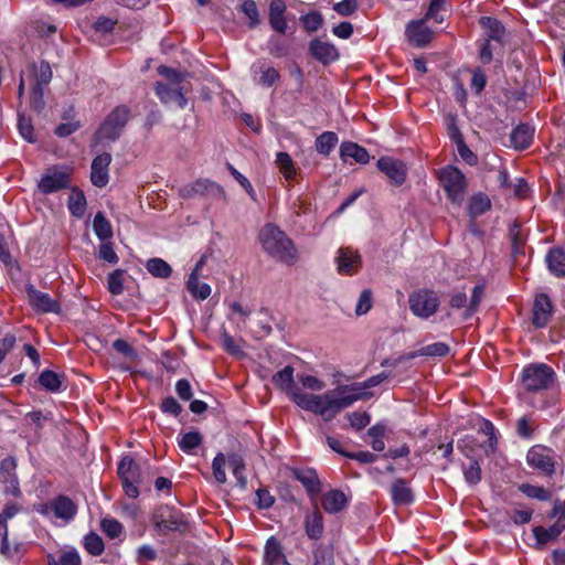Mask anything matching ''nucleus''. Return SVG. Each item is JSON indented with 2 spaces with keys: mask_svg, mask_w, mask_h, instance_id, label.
<instances>
[{
  "mask_svg": "<svg viewBox=\"0 0 565 565\" xmlns=\"http://www.w3.org/2000/svg\"><path fill=\"white\" fill-rule=\"evenodd\" d=\"M355 385L339 386L334 391L326 392L321 395L297 393L295 404L300 408L321 416L326 422L333 419L342 409L350 407L359 399L370 397L371 393L347 394Z\"/></svg>",
  "mask_w": 565,
  "mask_h": 565,
  "instance_id": "1",
  "label": "nucleus"
},
{
  "mask_svg": "<svg viewBox=\"0 0 565 565\" xmlns=\"http://www.w3.org/2000/svg\"><path fill=\"white\" fill-rule=\"evenodd\" d=\"M264 250L273 258L287 265L295 264L297 250L291 239L278 226L268 223L259 232Z\"/></svg>",
  "mask_w": 565,
  "mask_h": 565,
  "instance_id": "2",
  "label": "nucleus"
},
{
  "mask_svg": "<svg viewBox=\"0 0 565 565\" xmlns=\"http://www.w3.org/2000/svg\"><path fill=\"white\" fill-rule=\"evenodd\" d=\"M440 188L446 199L455 206L460 207L468 193V180L460 169L448 164L436 172Z\"/></svg>",
  "mask_w": 565,
  "mask_h": 565,
  "instance_id": "3",
  "label": "nucleus"
},
{
  "mask_svg": "<svg viewBox=\"0 0 565 565\" xmlns=\"http://www.w3.org/2000/svg\"><path fill=\"white\" fill-rule=\"evenodd\" d=\"M151 521L154 530L161 535H167L170 532H184L188 527L184 514L170 505L159 507L153 512Z\"/></svg>",
  "mask_w": 565,
  "mask_h": 565,
  "instance_id": "4",
  "label": "nucleus"
},
{
  "mask_svg": "<svg viewBox=\"0 0 565 565\" xmlns=\"http://www.w3.org/2000/svg\"><path fill=\"white\" fill-rule=\"evenodd\" d=\"M130 118V109L126 105L116 106L104 119L97 130L100 140L116 141Z\"/></svg>",
  "mask_w": 565,
  "mask_h": 565,
  "instance_id": "5",
  "label": "nucleus"
},
{
  "mask_svg": "<svg viewBox=\"0 0 565 565\" xmlns=\"http://www.w3.org/2000/svg\"><path fill=\"white\" fill-rule=\"evenodd\" d=\"M179 195L189 200L194 198L210 201L222 200L226 202V193L222 185L210 179H198L179 189Z\"/></svg>",
  "mask_w": 565,
  "mask_h": 565,
  "instance_id": "6",
  "label": "nucleus"
},
{
  "mask_svg": "<svg viewBox=\"0 0 565 565\" xmlns=\"http://www.w3.org/2000/svg\"><path fill=\"white\" fill-rule=\"evenodd\" d=\"M117 473L121 481L125 494L131 499L138 498L140 468L136 461L131 457L125 456L118 463Z\"/></svg>",
  "mask_w": 565,
  "mask_h": 565,
  "instance_id": "7",
  "label": "nucleus"
},
{
  "mask_svg": "<svg viewBox=\"0 0 565 565\" xmlns=\"http://www.w3.org/2000/svg\"><path fill=\"white\" fill-rule=\"evenodd\" d=\"M554 371L546 364L530 365L523 370L522 381L527 391L546 390L554 381Z\"/></svg>",
  "mask_w": 565,
  "mask_h": 565,
  "instance_id": "8",
  "label": "nucleus"
},
{
  "mask_svg": "<svg viewBox=\"0 0 565 565\" xmlns=\"http://www.w3.org/2000/svg\"><path fill=\"white\" fill-rule=\"evenodd\" d=\"M526 462L531 468L540 470L543 475L551 477L555 473L556 452L552 448L535 445L529 449Z\"/></svg>",
  "mask_w": 565,
  "mask_h": 565,
  "instance_id": "9",
  "label": "nucleus"
},
{
  "mask_svg": "<svg viewBox=\"0 0 565 565\" xmlns=\"http://www.w3.org/2000/svg\"><path fill=\"white\" fill-rule=\"evenodd\" d=\"M439 307V299L431 290H420L409 296V308L415 316L428 318Z\"/></svg>",
  "mask_w": 565,
  "mask_h": 565,
  "instance_id": "10",
  "label": "nucleus"
},
{
  "mask_svg": "<svg viewBox=\"0 0 565 565\" xmlns=\"http://www.w3.org/2000/svg\"><path fill=\"white\" fill-rule=\"evenodd\" d=\"M376 167L395 186H401L406 180L407 167L401 160L391 157H382L377 160Z\"/></svg>",
  "mask_w": 565,
  "mask_h": 565,
  "instance_id": "11",
  "label": "nucleus"
},
{
  "mask_svg": "<svg viewBox=\"0 0 565 565\" xmlns=\"http://www.w3.org/2000/svg\"><path fill=\"white\" fill-rule=\"evenodd\" d=\"M15 470L17 460L14 457L10 456L0 462V481L6 486V493L19 498L22 492Z\"/></svg>",
  "mask_w": 565,
  "mask_h": 565,
  "instance_id": "12",
  "label": "nucleus"
},
{
  "mask_svg": "<svg viewBox=\"0 0 565 565\" xmlns=\"http://www.w3.org/2000/svg\"><path fill=\"white\" fill-rule=\"evenodd\" d=\"M428 19L413 20L407 23L405 35L414 47H425L433 38L431 30L426 25Z\"/></svg>",
  "mask_w": 565,
  "mask_h": 565,
  "instance_id": "13",
  "label": "nucleus"
},
{
  "mask_svg": "<svg viewBox=\"0 0 565 565\" xmlns=\"http://www.w3.org/2000/svg\"><path fill=\"white\" fill-rule=\"evenodd\" d=\"M291 473L292 477L303 486L308 497L312 501H316L322 491V483L318 477L316 469L294 468L291 470Z\"/></svg>",
  "mask_w": 565,
  "mask_h": 565,
  "instance_id": "14",
  "label": "nucleus"
},
{
  "mask_svg": "<svg viewBox=\"0 0 565 565\" xmlns=\"http://www.w3.org/2000/svg\"><path fill=\"white\" fill-rule=\"evenodd\" d=\"M30 305L38 312L58 313L61 310L60 303L51 298L46 292L38 290L33 285H28L25 288Z\"/></svg>",
  "mask_w": 565,
  "mask_h": 565,
  "instance_id": "15",
  "label": "nucleus"
},
{
  "mask_svg": "<svg viewBox=\"0 0 565 565\" xmlns=\"http://www.w3.org/2000/svg\"><path fill=\"white\" fill-rule=\"evenodd\" d=\"M70 182L71 177L67 172L54 170L41 178L38 183V188L42 194L46 195L70 188Z\"/></svg>",
  "mask_w": 565,
  "mask_h": 565,
  "instance_id": "16",
  "label": "nucleus"
},
{
  "mask_svg": "<svg viewBox=\"0 0 565 565\" xmlns=\"http://www.w3.org/2000/svg\"><path fill=\"white\" fill-rule=\"evenodd\" d=\"M337 264L339 274L352 276L361 269L362 259L356 250L341 247L338 252Z\"/></svg>",
  "mask_w": 565,
  "mask_h": 565,
  "instance_id": "17",
  "label": "nucleus"
},
{
  "mask_svg": "<svg viewBox=\"0 0 565 565\" xmlns=\"http://www.w3.org/2000/svg\"><path fill=\"white\" fill-rule=\"evenodd\" d=\"M154 92L160 102L166 105L175 104L179 108L183 109L188 104V99L185 98L180 85L158 82L154 86Z\"/></svg>",
  "mask_w": 565,
  "mask_h": 565,
  "instance_id": "18",
  "label": "nucleus"
},
{
  "mask_svg": "<svg viewBox=\"0 0 565 565\" xmlns=\"http://www.w3.org/2000/svg\"><path fill=\"white\" fill-rule=\"evenodd\" d=\"M45 509H51L55 518L70 522L77 514L76 503L67 495L55 497Z\"/></svg>",
  "mask_w": 565,
  "mask_h": 565,
  "instance_id": "19",
  "label": "nucleus"
},
{
  "mask_svg": "<svg viewBox=\"0 0 565 565\" xmlns=\"http://www.w3.org/2000/svg\"><path fill=\"white\" fill-rule=\"evenodd\" d=\"M111 162V156L104 152L94 158L92 162L90 181L97 188H104L109 181L108 167Z\"/></svg>",
  "mask_w": 565,
  "mask_h": 565,
  "instance_id": "20",
  "label": "nucleus"
},
{
  "mask_svg": "<svg viewBox=\"0 0 565 565\" xmlns=\"http://www.w3.org/2000/svg\"><path fill=\"white\" fill-rule=\"evenodd\" d=\"M287 6L284 0H271L269 3L268 21L274 31L286 34L288 24L285 13Z\"/></svg>",
  "mask_w": 565,
  "mask_h": 565,
  "instance_id": "21",
  "label": "nucleus"
},
{
  "mask_svg": "<svg viewBox=\"0 0 565 565\" xmlns=\"http://www.w3.org/2000/svg\"><path fill=\"white\" fill-rule=\"evenodd\" d=\"M273 383L279 390L285 392L294 403L296 394L301 393L300 388L295 384L294 367L290 365H287L282 370L275 373L273 375Z\"/></svg>",
  "mask_w": 565,
  "mask_h": 565,
  "instance_id": "22",
  "label": "nucleus"
},
{
  "mask_svg": "<svg viewBox=\"0 0 565 565\" xmlns=\"http://www.w3.org/2000/svg\"><path fill=\"white\" fill-rule=\"evenodd\" d=\"M263 563L264 565H291L287 561L281 543L275 536L266 541Z\"/></svg>",
  "mask_w": 565,
  "mask_h": 565,
  "instance_id": "23",
  "label": "nucleus"
},
{
  "mask_svg": "<svg viewBox=\"0 0 565 565\" xmlns=\"http://www.w3.org/2000/svg\"><path fill=\"white\" fill-rule=\"evenodd\" d=\"M254 81L263 87H271L280 79V73L274 66L258 61L252 67Z\"/></svg>",
  "mask_w": 565,
  "mask_h": 565,
  "instance_id": "24",
  "label": "nucleus"
},
{
  "mask_svg": "<svg viewBox=\"0 0 565 565\" xmlns=\"http://www.w3.org/2000/svg\"><path fill=\"white\" fill-rule=\"evenodd\" d=\"M565 530V524L561 521H557L550 527L544 526H535L533 529V535L535 537V548H543L547 543L557 541L563 531Z\"/></svg>",
  "mask_w": 565,
  "mask_h": 565,
  "instance_id": "25",
  "label": "nucleus"
},
{
  "mask_svg": "<svg viewBox=\"0 0 565 565\" xmlns=\"http://www.w3.org/2000/svg\"><path fill=\"white\" fill-rule=\"evenodd\" d=\"M310 54L323 64L334 62L339 57V52L333 44L315 39L309 44Z\"/></svg>",
  "mask_w": 565,
  "mask_h": 565,
  "instance_id": "26",
  "label": "nucleus"
},
{
  "mask_svg": "<svg viewBox=\"0 0 565 565\" xmlns=\"http://www.w3.org/2000/svg\"><path fill=\"white\" fill-rule=\"evenodd\" d=\"M552 303L546 295H540L535 298L533 306L532 323L536 328H544L551 318Z\"/></svg>",
  "mask_w": 565,
  "mask_h": 565,
  "instance_id": "27",
  "label": "nucleus"
},
{
  "mask_svg": "<svg viewBox=\"0 0 565 565\" xmlns=\"http://www.w3.org/2000/svg\"><path fill=\"white\" fill-rule=\"evenodd\" d=\"M392 501L395 505H408L414 501L413 490L405 479L397 478L390 489Z\"/></svg>",
  "mask_w": 565,
  "mask_h": 565,
  "instance_id": "28",
  "label": "nucleus"
},
{
  "mask_svg": "<svg viewBox=\"0 0 565 565\" xmlns=\"http://www.w3.org/2000/svg\"><path fill=\"white\" fill-rule=\"evenodd\" d=\"M534 137V128L529 124L518 125L511 132V142L518 150H523L530 147Z\"/></svg>",
  "mask_w": 565,
  "mask_h": 565,
  "instance_id": "29",
  "label": "nucleus"
},
{
  "mask_svg": "<svg viewBox=\"0 0 565 565\" xmlns=\"http://www.w3.org/2000/svg\"><path fill=\"white\" fill-rule=\"evenodd\" d=\"M348 504V498L341 490H331L327 492L321 501L323 510L334 514L342 511Z\"/></svg>",
  "mask_w": 565,
  "mask_h": 565,
  "instance_id": "30",
  "label": "nucleus"
},
{
  "mask_svg": "<svg viewBox=\"0 0 565 565\" xmlns=\"http://www.w3.org/2000/svg\"><path fill=\"white\" fill-rule=\"evenodd\" d=\"M479 22L486 30L487 40L503 43L505 28L501 21L492 17H481Z\"/></svg>",
  "mask_w": 565,
  "mask_h": 565,
  "instance_id": "31",
  "label": "nucleus"
},
{
  "mask_svg": "<svg viewBox=\"0 0 565 565\" xmlns=\"http://www.w3.org/2000/svg\"><path fill=\"white\" fill-rule=\"evenodd\" d=\"M67 207L70 213L76 218H82L85 215L87 201L84 192L77 186L71 189Z\"/></svg>",
  "mask_w": 565,
  "mask_h": 565,
  "instance_id": "32",
  "label": "nucleus"
},
{
  "mask_svg": "<svg viewBox=\"0 0 565 565\" xmlns=\"http://www.w3.org/2000/svg\"><path fill=\"white\" fill-rule=\"evenodd\" d=\"M306 534L311 540H319L323 534V516L322 513L316 508L305 519Z\"/></svg>",
  "mask_w": 565,
  "mask_h": 565,
  "instance_id": "33",
  "label": "nucleus"
},
{
  "mask_svg": "<svg viewBox=\"0 0 565 565\" xmlns=\"http://www.w3.org/2000/svg\"><path fill=\"white\" fill-rule=\"evenodd\" d=\"M65 376L51 370H44L39 375L40 385L51 393H56L65 388L63 386Z\"/></svg>",
  "mask_w": 565,
  "mask_h": 565,
  "instance_id": "34",
  "label": "nucleus"
},
{
  "mask_svg": "<svg viewBox=\"0 0 565 565\" xmlns=\"http://www.w3.org/2000/svg\"><path fill=\"white\" fill-rule=\"evenodd\" d=\"M340 156L343 159L352 158L355 162L365 164L370 161L367 150L355 142L345 141L340 147Z\"/></svg>",
  "mask_w": 565,
  "mask_h": 565,
  "instance_id": "35",
  "label": "nucleus"
},
{
  "mask_svg": "<svg viewBox=\"0 0 565 565\" xmlns=\"http://www.w3.org/2000/svg\"><path fill=\"white\" fill-rule=\"evenodd\" d=\"M546 264L550 271L555 276H565V252L562 248L550 249L546 255Z\"/></svg>",
  "mask_w": 565,
  "mask_h": 565,
  "instance_id": "36",
  "label": "nucleus"
},
{
  "mask_svg": "<svg viewBox=\"0 0 565 565\" xmlns=\"http://www.w3.org/2000/svg\"><path fill=\"white\" fill-rule=\"evenodd\" d=\"M491 209V201L489 196L482 192L473 194L469 199L468 213L472 218H476Z\"/></svg>",
  "mask_w": 565,
  "mask_h": 565,
  "instance_id": "37",
  "label": "nucleus"
},
{
  "mask_svg": "<svg viewBox=\"0 0 565 565\" xmlns=\"http://www.w3.org/2000/svg\"><path fill=\"white\" fill-rule=\"evenodd\" d=\"M449 353L448 344L444 342H435L420 348L417 351L405 353L404 358L415 359L417 356H445Z\"/></svg>",
  "mask_w": 565,
  "mask_h": 565,
  "instance_id": "38",
  "label": "nucleus"
},
{
  "mask_svg": "<svg viewBox=\"0 0 565 565\" xmlns=\"http://www.w3.org/2000/svg\"><path fill=\"white\" fill-rule=\"evenodd\" d=\"M451 139L456 142L457 151L461 159L470 166H475L478 161L477 156L466 145L458 128L454 127L450 134Z\"/></svg>",
  "mask_w": 565,
  "mask_h": 565,
  "instance_id": "39",
  "label": "nucleus"
},
{
  "mask_svg": "<svg viewBox=\"0 0 565 565\" xmlns=\"http://www.w3.org/2000/svg\"><path fill=\"white\" fill-rule=\"evenodd\" d=\"M93 228L100 241H109L114 236L113 226L103 212L96 213L93 221Z\"/></svg>",
  "mask_w": 565,
  "mask_h": 565,
  "instance_id": "40",
  "label": "nucleus"
},
{
  "mask_svg": "<svg viewBox=\"0 0 565 565\" xmlns=\"http://www.w3.org/2000/svg\"><path fill=\"white\" fill-rule=\"evenodd\" d=\"M339 141L333 131H324L316 139L315 146L318 153L329 156Z\"/></svg>",
  "mask_w": 565,
  "mask_h": 565,
  "instance_id": "41",
  "label": "nucleus"
},
{
  "mask_svg": "<svg viewBox=\"0 0 565 565\" xmlns=\"http://www.w3.org/2000/svg\"><path fill=\"white\" fill-rule=\"evenodd\" d=\"M186 289L191 296L199 300H205L211 295V286L205 282H200L199 278L195 279L194 275H189L186 280Z\"/></svg>",
  "mask_w": 565,
  "mask_h": 565,
  "instance_id": "42",
  "label": "nucleus"
},
{
  "mask_svg": "<svg viewBox=\"0 0 565 565\" xmlns=\"http://www.w3.org/2000/svg\"><path fill=\"white\" fill-rule=\"evenodd\" d=\"M146 268L152 276L158 278L166 279L169 278L172 274L171 266L166 260L157 257L150 258L146 263Z\"/></svg>",
  "mask_w": 565,
  "mask_h": 565,
  "instance_id": "43",
  "label": "nucleus"
},
{
  "mask_svg": "<svg viewBox=\"0 0 565 565\" xmlns=\"http://www.w3.org/2000/svg\"><path fill=\"white\" fill-rule=\"evenodd\" d=\"M228 465L232 469L233 476L235 477L237 484L245 489L247 484L246 477L244 476L245 462L244 459L236 454H232L228 456Z\"/></svg>",
  "mask_w": 565,
  "mask_h": 565,
  "instance_id": "44",
  "label": "nucleus"
},
{
  "mask_svg": "<svg viewBox=\"0 0 565 565\" xmlns=\"http://www.w3.org/2000/svg\"><path fill=\"white\" fill-rule=\"evenodd\" d=\"M32 70L34 76L33 86L44 87L51 82L52 68L47 62L42 61L39 66L32 64Z\"/></svg>",
  "mask_w": 565,
  "mask_h": 565,
  "instance_id": "45",
  "label": "nucleus"
},
{
  "mask_svg": "<svg viewBox=\"0 0 565 565\" xmlns=\"http://www.w3.org/2000/svg\"><path fill=\"white\" fill-rule=\"evenodd\" d=\"M84 547L86 552L93 556H99L105 551L103 539L95 532H89L84 537Z\"/></svg>",
  "mask_w": 565,
  "mask_h": 565,
  "instance_id": "46",
  "label": "nucleus"
},
{
  "mask_svg": "<svg viewBox=\"0 0 565 565\" xmlns=\"http://www.w3.org/2000/svg\"><path fill=\"white\" fill-rule=\"evenodd\" d=\"M202 441L203 437L199 431H189L182 435L178 444L182 451L191 454Z\"/></svg>",
  "mask_w": 565,
  "mask_h": 565,
  "instance_id": "47",
  "label": "nucleus"
},
{
  "mask_svg": "<svg viewBox=\"0 0 565 565\" xmlns=\"http://www.w3.org/2000/svg\"><path fill=\"white\" fill-rule=\"evenodd\" d=\"M276 163L278 164L280 172L287 180H291L296 175V168L294 160L287 152H278L276 157Z\"/></svg>",
  "mask_w": 565,
  "mask_h": 565,
  "instance_id": "48",
  "label": "nucleus"
},
{
  "mask_svg": "<svg viewBox=\"0 0 565 565\" xmlns=\"http://www.w3.org/2000/svg\"><path fill=\"white\" fill-rule=\"evenodd\" d=\"M519 490L527 498L536 499L540 501H548L552 498L551 491L541 486L523 483L519 487Z\"/></svg>",
  "mask_w": 565,
  "mask_h": 565,
  "instance_id": "49",
  "label": "nucleus"
},
{
  "mask_svg": "<svg viewBox=\"0 0 565 565\" xmlns=\"http://www.w3.org/2000/svg\"><path fill=\"white\" fill-rule=\"evenodd\" d=\"M47 565H82V559L76 551L63 553L58 558L47 555Z\"/></svg>",
  "mask_w": 565,
  "mask_h": 565,
  "instance_id": "50",
  "label": "nucleus"
},
{
  "mask_svg": "<svg viewBox=\"0 0 565 565\" xmlns=\"http://www.w3.org/2000/svg\"><path fill=\"white\" fill-rule=\"evenodd\" d=\"M300 22L302 23V28L307 32H316L319 30L323 24V17L318 11L309 12L305 15H301Z\"/></svg>",
  "mask_w": 565,
  "mask_h": 565,
  "instance_id": "51",
  "label": "nucleus"
},
{
  "mask_svg": "<svg viewBox=\"0 0 565 565\" xmlns=\"http://www.w3.org/2000/svg\"><path fill=\"white\" fill-rule=\"evenodd\" d=\"M125 270L116 269L108 276V290L111 295L118 296L124 292Z\"/></svg>",
  "mask_w": 565,
  "mask_h": 565,
  "instance_id": "52",
  "label": "nucleus"
},
{
  "mask_svg": "<svg viewBox=\"0 0 565 565\" xmlns=\"http://www.w3.org/2000/svg\"><path fill=\"white\" fill-rule=\"evenodd\" d=\"M242 12L249 19L248 26L254 29L259 24V12L254 0H244L241 6Z\"/></svg>",
  "mask_w": 565,
  "mask_h": 565,
  "instance_id": "53",
  "label": "nucleus"
},
{
  "mask_svg": "<svg viewBox=\"0 0 565 565\" xmlns=\"http://www.w3.org/2000/svg\"><path fill=\"white\" fill-rule=\"evenodd\" d=\"M226 168L231 175L244 188L249 198L256 201V192L249 180L246 177H244L237 169H235L234 166H232L231 163H226Z\"/></svg>",
  "mask_w": 565,
  "mask_h": 565,
  "instance_id": "54",
  "label": "nucleus"
},
{
  "mask_svg": "<svg viewBox=\"0 0 565 565\" xmlns=\"http://www.w3.org/2000/svg\"><path fill=\"white\" fill-rule=\"evenodd\" d=\"M100 529L109 539H116L122 532L121 523L111 518L103 519L100 522Z\"/></svg>",
  "mask_w": 565,
  "mask_h": 565,
  "instance_id": "55",
  "label": "nucleus"
},
{
  "mask_svg": "<svg viewBox=\"0 0 565 565\" xmlns=\"http://www.w3.org/2000/svg\"><path fill=\"white\" fill-rule=\"evenodd\" d=\"M98 257L109 264H117L119 258L114 249L113 243L109 241H102L98 249Z\"/></svg>",
  "mask_w": 565,
  "mask_h": 565,
  "instance_id": "56",
  "label": "nucleus"
},
{
  "mask_svg": "<svg viewBox=\"0 0 565 565\" xmlns=\"http://www.w3.org/2000/svg\"><path fill=\"white\" fill-rule=\"evenodd\" d=\"M225 462H226V458H225V455L222 452H218L214 457L213 462H212L213 476L218 483L226 482V473L224 470Z\"/></svg>",
  "mask_w": 565,
  "mask_h": 565,
  "instance_id": "57",
  "label": "nucleus"
},
{
  "mask_svg": "<svg viewBox=\"0 0 565 565\" xmlns=\"http://www.w3.org/2000/svg\"><path fill=\"white\" fill-rule=\"evenodd\" d=\"M313 565H334L333 552L324 546L313 551Z\"/></svg>",
  "mask_w": 565,
  "mask_h": 565,
  "instance_id": "58",
  "label": "nucleus"
},
{
  "mask_svg": "<svg viewBox=\"0 0 565 565\" xmlns=\"http://www.w3.org/2000/svg\"><path fill=\"white\" fill-rule=\"evenodd\" d=\"M30 105L31 108L36 113H41L44 109V87L32 86L30 95Z\"/></svg>",
  "mask_w": 565,
  "mask_h": 565,
  "instance_id": "59",
  "label": "nucleus"
},
{
  "mask_svg": "<svg viewBox=\"0 0 565 565\" xmlns=\"http://www.w3.org/2000/svg\"><path fill=\"white\" fill-rule=\"evenodd\" d=\"M18 129L20 135L29 142L35 141V135L33 131V126L30 118L25 116H19L18 120Z\"/></svg>",
  "mask_w": 565,
  "mask_h": 565,
  "instance_id": "60",
  "label": "nucleus"
},
{
  "mask_svg": "<svg viewBox=\"0 0 565 565\" xmlns=\"http://www.w3.org/2000/svg\"><path fill=\"white\" fill-rule=\"evenodd\" d=\"M372 308V291L370 289H364L359 297L355 313L358 316H362L367 313Z\"/></svg>",
  "mask_w": 565,
  "mask_h": 565,
  "instance_id": "61",
  "label": "nucleus"
},
{
  "mask_svg": "<svg viewBox=\"0 0 565 565\" xmlns=\"http://www.w3.org/2000/svg\"><path fill=\"white\" fill-rule=\"evenodd\" d=\"M348 419L352 427H354L358 430H361L370 424L371 416L366 412H353L351 414H348Z\"/></svg>",
  "mask_w": 565,
  "mask_h": 565,
  "instance_id": "62",
  "label": "nucleus"
},
{
  "mask_svg": "<svg viewBox=\"0 0 565 565\" xmlns=\"http://www.w3.org/2000/svg\"><path fill=\"white\" fill-rule=\"evenodd\" d=\"M113 348L116 352L130 360H135L137 358L136 349L124 339H116L113 342Z\"/></svg>",
  "mask_w": 565,
  "mask_h": 565,
  "instance_id": "63",
  "label": "nucleus"
},
{
  "mask_svg": "<svg viewBox=\"0 0 565 565\" xmlns=\"http://www.w3.org/2000/svg\"><path fill=\"white\" fill-rule=\"evenodd\" d=\"M463 476L468 483L477 484L481 480V468L478 461H472L463 469Z\"/></svg>",
  "mask_w": 565,
  "mask_h": 565,
  "instance_id": "64",
  "label": "nucleus"
}]
</instances>
